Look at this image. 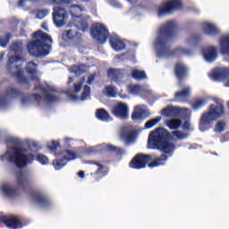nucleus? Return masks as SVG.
Returning a JSON list of instances; mask_svg holds the SVG:
<instances>
[{
	"instance_id": "338daca9",
	"label": "nucleus",
	"mask_w": 229,
	"mask_h": 229,
	"mask_svg": "<svg viewBox=\"0 0 229 229\" xmlns=\"http://www.w3.org/2000/svg\"><path fill=\"white\" fill-rule=\"evenodd\" d=\"M3 56H4V55L2 54V55H0V60H3Z\"/></svg>"
},
{
	"instance_id": "473e14b6",
	"label": "nucleus",
	"mask_w": 229,
	"mask_h": 229,
	"mask_svg": "<svg viewBox=\"0 0 229 229\" xmlns=\"http://www.w3.org/2000/svg\"><path fill=\"white\" fill-rule=\"evenodd\" d=\"M174 71L177 78H183V76L187 74V66L182 63H179L175 65Z\"/></svg>"
},
{
	"instance_id": "6e6552de",
	"label": "nucleus",
	"mask_w": 229,
	"mask_h": 229,
	"mask_svg": "<svg viewBox=\"0 0 229 229\" xmlns=\"http://www.w3.org/2000/svg\"><path fill=\"white\" fill-rule=\"evenodd\" d=\"M225 115V106L223 105L214 106L210 105L208 111L204 113L200 118L199 130L205 131V124H210V123L220 119Z\"/></svg>"
},
{
	"instance_id": "a19ab883",
	"label": "nucleus",
	"mask_w": 229,
	"mask_h": 229,
	"mask_svg": "<svg viewBox=\"0 0 229 229\" xmlns=\"http://www.w3.org/2000/svg\"><path fill=\"white\" fill-rule=\"evenodd\" d=\"M160 121H162V117H157L146 122L145 130H151V128H154V126H157V124H158Z\"/></svg>"
},
{
	"instance_id": "4be33fe9",
	"label": "nucleus",
	"mask_w": 229,
	"mask_h": 229,
	"mask_svg": "<svg viewBox=\"0 0 229 229\" xmlns=\"http://www.w3.org/2000/svg\"><path fill=\"white\" fill-rule=\"evenodd\" d=\"M103 149H107V151H119V148H116L112 145H104L103 147L101 146L89 147L86 150V153L87 155H96L97 153H101Z\"/></svg>"
},
{
	"instance_id": "e2e57ef3",
	"label": "nucleus",
	"mask_w": 229,
	"mask_h": 229,
	"mask_svg": "<svg viewBox=\"0 0 229 229\" xmlns=\"http://www.w3.org/2000/svg\"><path fill=\"white\" fill-rule=\"evenodd\" d=\"M6 104V102H4V100H0V106L1 108H4V105Z\"/></svg>"
},
{
	"instance_id": "b1692460",
	"label": "nucleus",
	"mask_w": 229,
	"mask_h": 229,
	"mask_svg": "<svg viewBox=\"0 0 229 229\" xmlns=\"http://www.w3.org/2000/svg\"><path fill=\"white\" fill-rule=\"evenodd\" d=\"M203 30L206 35L212 36V35H219V33H221V30H219V28H217L216 24L210 21H205L203 23Z\"/></svg>"
},
{
	"instance_id": "6ab92c4d",
	"label": "nucleus",
	"mask_w": 229,
	"mask_h": 229,
	"mask_svg": "<svg viewBox=\"0 0 229 229\" xmlns=\"http://www.w3.org/2000/svg\"><path fill=\"white\" fill-rule=\"evenodd\" d=\"M202 56L205 62H216L217 58V49L216 47H205L202 48Z\"/></svg>"
},
{
	"instance_id": "c03bdc74",
	"label": "nucleus",
	"mask_w": 229,
	"mask_h": 229,
	"mask_svg": "<svg viewBox=\"0 0 229 229\" xmlns=\"http://www.w3.org/2000/svg\"><path fill=\"white\" fill-rule=\"evenodd\" d=\"M27 144L29 146L30 150L32 151L33 153H37V151H39L40 149V145H38V143L33 140H29Z\"/></svg>"
},
{
	"instance_id": "423d86ee",
	"label": "nucleus",
	"mask_w": 229,
	"mask_h": 229,
	"mask_svg": "<svg viewBox=\"0 0 229 229\" xmlns=\"http://www.w3.org/2000/svg\"><path fill=\"white\" fill-rule=\"evenodd\" d=\"M33 38L36 40L30 42L27 47L29 53L34 56H47L53 39L42 30L34 33Z\"/></svg>"
},
{
	"instance_id": "7c9ffc66",
	"label": "nucleus",
	"mask_w": 229,
	"mask_h": 229,
	"mask_svg": "<svg viewBox=\"0 0 229 229\" xmlns=\"http://www.w3.org/2000/svg\"><path fill=\"white\" fill-rule=\"evenodd\" d=\"M96 117L99 119V121H112V117H110V114L106 112V110L100 108L96 111Z\"/></svg>"
},
{
	"instance_id": "5fc2aeb1",
	"label": "nucleus",
	"mask_w": 229,
	"mask_h": 229,
	"mask_svg": "<svg viewBox=\"0 0 229 229\" xmlns=\"http://www.w3.org/2000/svg\"><path fill=\"white\" fill-rule=\"evenodd\" d=\"M26 6V0H20L18 2V8H24Z\"/></svg>"
},
{
	"instance_id": "e433bc0d",
	"label": "nucleus",
	"mask_w": 229,
	"mask_h": 229,
	"mask_svg": "<svg viewBox=\"0 0 229 229\" xmlns=\"http://www.w3.org/2000/svg\"><path fill=\"white\" fill-rule=\"evenodd\" d=\"M70 72L75 74L76 76H80V74H83V72H87V66L81 64L79 66H72L70 68Z\"/></svg>"
},
{
	"instance_id": "37998d69",
	"label": "nucleus",
	"mask_w": 229,
	"mask_h": 229,
	"mask_svg": "<svg viewBox=\"0 0 229 229\" xmlns=\"http://www.w3.org/2000/svg\"><path fill=\"white\" fill-rule=\"evenodd\" d=\"M53 165L56 171H59V169L67 165V161L64 160V158L57 157V159L54 160Z\"/></svg>"
},
{
	"instance_id": "052dcab7",
	"label": "nucleus",
	"mask_w": 229,
	"mask_h": 229,
	"mask_svg": "<svg viewBox=\"0 0 229 229\" xmlns=\"http://www.w3.org/2000/svg\"><path fill=\"white\" fill-rule=\"evenodd\" d=\"M78 175L80 178H85V173H83V172H79Z\"/></svg>"
},
{
	"instance_id": "bb28decb",
	"label": "nucleus",
	"mask_w": 229,
	"mask_h": 229,
	"mask_svg": "<svg viewBox=\"0 0 229 229\" xmlns=\"http://www.w3.org/2000/svg\"><path fill=\"white\" fill-rule=\"evenodd\" d=\"M191 92H192V89H191L190 87H186L181 92L175 93L174 98L176 101H179L180 103H183V101H185V98H189Z\"/></svg>"
},
{
	"instance_id": "c756f323",
	"label": "nucleus",
	"mask_w": 229,
	"mask_h": 229,
	"mask_svg": "<svg viewBox=\"0 0 229 229\" xmlns=\"http://www.w3.org/2000/svg\"><path fill=\"white\" fill-rule=\"evenodd\" d=\"M220 51L229 56V35L224 36L220 40Z\"/></svg>"
},
{
	"instance_id": "f257e3e1",
	"label": "nucleus",
	"mask_w": 229,
	"mask_h": 229,
	"mask_svg": "<svg viewBox=\"0 0 229 229\" xmlns=\"http://www.w3.org/2000/svg\"><path fill=\"white\" fill-rule=\"evenodd\" d=\"M26 71L29 76L36 81L35 90L37 94L32 97H24L21 98V106H23V108L31 106L35 102L40 104L46 102L55 103V101H58V95H56V91L53 86L47 84L45 87H42L38 84V72H37V64L35 63H28Z\"/></svg>"
},
{
	"instance_id": "4c0bfd02",
	"label": "nucleus",
	"mask_w": 229,
	"mask_h": 229,
	"mask_svg": "<svg viewBox=\"0 0 229 229\" xmlns=\"http://www.w3.org/2000/svg\"><path fill=\"white\" fill-rule=\"evenodd\" d=\"M199 40H201V38L198 35H193V36H190L189 38H186L185 40V44L188 47H192V46H196V44H198V42H199Z\"/></svg>"
},
{
	"instance_id": "72a5a7b5",
	"label": "nucleus",
	"mask_w": 229,
	"mask_h": 229,
	"mask_svg": "<svg viewBox=\"0 0 229 229\" xmlns=\"http://www.w3.org/2000/svg\"><path fill=\"white\" fill-rule=\"evenodd\" d=\"M207 98H197L195 101L191 103V108L195 112H198V110H201L205 105H207Z\"/></svg>"
},
{
	"instance_id": "dca6fc26",
	"label": "nucleus",
	"mask_w": 229,
	"mask_h": 229,
	"mask_svg": "<svg viewBox=\"0 0 229 229\" xmlns=\"http://www.w3.org/2000/svg\"><path fill=\"white\" fill-rule=\"evenodd\" d=\"M180 112L181 114H185V115H191V109L185 107H174L173 106H168L163 109L160 114L165 117H173Z\"/></svg>"
},
{
	"instance_id": "f03ea898",
	"label": "nucleus",
	"mask_w": 229,
	"mask_h": 229,
	"mask_svg": "<svg viewBox=\"0 0 229 229\" xmlns=\"http://www.w3.org/2000/svg\"><path fill=\"white\" fill-rule=\"evenodd\" d=\"M176 28H178L176 21H170L165 23L159 30L157 38L154 44L158 58H169V56H178V55H184L186 56L194 55V52L182 47H179L174 51L169 49L167 38Z\"/></svg>"
},
{
	"instance_id": "0e129e2a",
	"label": "nucleus",
	"mask_w": 229,
	"mask_h": 229,
	"mask_svg": "<svg viewBox=\"0 0 229 229\" xmlns=\"http://www.w3.org/2000/svg\"><path fill=\"white\" fill-rule=\"evenodd\" d=\"M128 3H131V4H135L137 3V0H127Z\"/></svg>"
},
{
	"instance_id": "ea45409f",
	"label": "nucleus",
	"mask_w": 229,
	"mask_h": 229,
	"mask_svg": "<svg viewBox=\"0 0 229 229\" xmlns=\"http://www.w3.org/2000/svg\"><path fill=\"white\" fill-rule=\"evenodd\" d=\"M34 201L38 203V205H41V207H47L49 203V199L43 195L36 196Z\"/></svg>"
},
{
	"instance_id": "774afa93",
	"label": "nucleus",
	"mask_w": 229,
	"mask_h": 229,
	"mask_svg": "<svg viewBox=\"0 0 229 229\" xmlns=\"http://www.w3.org/2000/svg\"><path fill=\"white\" fill-rule=\"evenodd\" d=\"M81 1H82V3H87V1H89V0H81Z\"/></svg>"
},
{
	"instance_id": "412c9836",
	"label": "nucleus",
	"mask_w": 229,
	"mask_h": 229,
	"mask_svg": "<svg viewBox=\"0 0 229 229\" xmlns=\"http://www.w3.org/2000/svg\"><path fill=\"white\" fill-rule=\"evenodd\" d=\"M4 223L7 228L11 229H21L22 228V222L20 217L9 216L4 219Z\"/></svg>"
},
{
	"instance_id": "c9c22d12",
	"label": "nucleus",
	"mask_w": 229,
	"mask_h": 229,
	"mask_svg": "<svg viewBox=\"0 0 229 229\" xmlns=\"http://www.w3.org/2000/svg\"><path fill=\"white\" fill-rule=\"evenodd\" d=\"M165 124L170 130H178L182 126V120L180 119H171L165 122Z\"/></svg>"
},
{
	"instance_id": "f8f14e48",
	"label": "nucleus",
	"mask_w": 229,
	"mask_h": 229,
	"mask_svg": "<svg viewBox=\"0 0 229 229\" xmlns=\"http://www.w3.org/2000/svg\"><path fill=\"white\" fill-rule=\"evenodd\" d=\"M68 20L69 14L64 8L54 7L53 21L57 28H62V26H65Z\"/></svg>"
},
{
	"instance_id": "2eb2a0df",
	"label": "nucleus",
	"mask_w": 229,
	"mask_h": 229,
	"mask_svg": "<svg viewBox=\"0 0 229 229\" xmlns=\"http://www.w3.org/2000/svg\"><path fill=\"white\" fill-rule=\"evenodd\" d=\"M112 114L119 119H128L130 117V106L126 103L118 102L114 106Z\"/></svg>"
},
{
	"instance_id": "5701e85b",
	"label": "nucleus",
	"mask_w": 229,
	"mask_h": 229,
	"mask_svg": "<svg viewBox=\"0 0 229 229\" xmlns=\"http://www.w3.org/2000/svg\"><path fill=\"white\" fill-rule=\"evenodd\" d=\"M107 76L111 81H114L117 85H123L121 80H123V72L117 69H110L107 72Z\"/></svg>"
},
{
	"instance_id": "864d4df0",
	"label": "nucleus",
	"mask_w": 229,
	"mask_h": 229,
	"mask_svg": "<svg viewBox=\"0 0 229 229\" xmlns=\"http://www.w3.org/2000/svg\"><path fill=\"white\" fill-rule=\"evenodd\" d=\"M174 137H176V139H185V134L182 131H174Z\"/></svg>"
},
{
	"instance_id": "49530a36",
	"label": "nucleus",
	"mask_w": 229,
	"mask_h": 229,
	"mask_svg": "<svg viewBox=\"0 0 229 229\" xmlns=\"http://www.w3.org/2000/svg\"><path fill=\"white\" fill-rule=\"evenodd\" d=\"M49 13H51V11H49L48 9H42L38 11L36 17L37 19L42 20L45 17H47V15H49Z\"/></svg>"
},
{
	"instance_id": "58836bf2",
	"label": "nucleus",
	"mask_w": 229,
	"mask_h": 229,
	"mask_svg": "<svg viewBox=\"0 0 229 229\" xmlns=\"http://www.w3.org/2000/svg\"><path fill=\"white\" fill-rule=\"evenodd\" d=\"M104 93L108 97V98H115L117 96V88L107 85L106 86V89H104Z\"/></svg>"
},
{
	"instance_id": "09e8293b",
	"label": "nucleus",
	"mask_w": 229,
	"mask_h": 229,
	"mask_svg": "<svg viewBox=\"0 0 229 229\" xmlns=\"http://www.w3.org/2000/svg\"><path fill=\"white\" fill-rule=\"evenodd\" d=\"M91 169H94V171H96L95 174H101L103 173V165L93 162Z\"/></svg>"
},
{
	"instance_id": "2f4dec72",
	"label": "nucleus",
	"mask_w": 229,
	"mask_h": 229,
	"mask_svg": "<svg viewBox=\"0 0 229 229\" xmlns=\"http://www.w3.org/2000/svg\"><path fill=\"white\" fill-rule=\"evenodd\" d=\"M131 76L136 80V81H140V80H146V78H148L146 72L140 71L137 68H133L131 70Z\"/></svg>"
},
{
	"instance_id": "1a4fd4ad",
	"label": "nucleus",
	"mask_w": 229,
	"mask_h": 229,
	"mask_svg": "<svg viewBox=\"0 0 229 229\" xmlns=\"http://www.w3.org/2000/svg\"><path fill=\"white\" fill-rule=\"evenodd\" d=\"M85 83V79H81L79 82L74 84V90L68 91V99L72 101V103H78V101H85L90 98V87L83 84ZM81 89L82 92H81ZM81 92V93H80Z\"/></svg>"
},
{
	"instance_id": "13d9d810",
	"label": "nucleus",
	"mask_w": 229,
	"mask_h": 229,
	"mask_svg": "<svg viewBox=\"0 0 229 229\" xmlns=\"http://www.w3.org/2000/svg\"><path fill=\"white\" fill-rule=\"evenodd\" d=\"M93 81H94V75H91L89 77L88 82L89 85H92Z\"/></svg>"
},
{
	"instance_id": "aec40b11",
	"label": "nucleus",
	"mask_w": 229,
	"mask_h": 229,
	"mask_svg": "<svg viewBox=\"0 0 229 229\" xmlns=\"http://www.w3.org/2000/svg\"><path fill=\"white\" fill-rule=\"evenodd\" d=\"M83 155L78 154L72 149H66L62 151L57 155V158H64V160L67 162H71L72 160H76V158H82Z\"/></svg>"
},
{
	"instance_id": "0eeeda50",
	"label": "nucleus",
	"mask_w": 229,
	"mask_h": 229,
	"mask_svg": "<svg viewBox=\"0 0 229 229\" xmlns=\"http://www.w3.org/2000/svg\"><path fill=\"white\" fill-rule=\"evenodd\" d=\"M69 12L72 15L69 27L72 28V26H76L81 31H89V22L81 17V13L85 12V9H83L81 5L72 4L69 7Z\"/></svg>"
},
{
	"instance_id": "39448f33",
	"label": "nucleus",
	"mask_w": 229,
	"mask_h": 229,
	"mask_svg": "<svg viewBox=\"0 0 229 229\" xmlns=\"http://www.w3.org/2000/svg\"><path fill=\"white\" fill-rule=\"evenodd\" d=\"M169 131L159 127L152 131L148 135V148L150 149H159L163 153L171 154L174 151V144L169 142Z\"/></svg>"
},
{
	"instance_id": "20e7f679",
	"label": "nucleus",
	"mask_w": 229,
	"mask_h": 229,
	"mask_svg": "<svg viewBox=\"0 0 229 229\" xmlns=\"http://www.w3.org/2000/svg\"><path fill=\"white\" fill-rule=\"evenodd\" d=\"M21 51L22 42H16L11 46V52L7 61V71L21 83H28L29 80L24 76V69H22V64L26 62V59L19 55V53Z\"/></svg>"
},
{
	"instance_id": "603ef678",
	"label": "nucleus",
	"mask_w": 229,
	"mask_h": 229,
	"mask_svg": "<svg viewBox=\"0 0 229 229\" xmlns=\"http://www.w3.org/2000/svg\"><path fill=\"white\" fill-rule=\"evenodd\" d=\"M71 0H49L51 4H67Z\"/></svg>"
},
{
	"instance_id": "f704fd0d",
	"label": "nucleus",
	"mask_w": 229,
	"mask_h": 229,
	"mask_svg": "<svg viewBox=\"0 0 229 229\" xmlns=\"http://www.w3.org/2000/svg\"><path fill=\"white\" fill-rule=\"evenodd\" d=\"M167 162V156L162 155L160 157L156 158L152 163L148 164V167H158L164 165Z\"/></svg>"
},
{
	"instance_id": "69168bd1",
	"label": "nucleus",
	"mask_w": 229,
	"mask_h": 229,
	"mask_svg": "<svg viewBox=\"0 0 229 229\" xmlns=\"http://www.w3.org/2000/svg\"><path fill=\"white\" fill-rule=\"evenodd\" d=\"M74 81V80L72 78H69V83H72Z\"/></svg>"
},
{
	"instance_id": "4468645a",
	"label": "nucleus",
	"mask_w": 229,
	"mask_h": 229,
	"mask_svg": "<svg viewBox=\"0 0 229 229\" xmlns=\"http://www.w3.org/2000/svg\"><path fill=\"white\" fill-rule=\"evenodd\" d=\"M149 162H151V156L138 154L131 161L130 167H131V169H144Z\"/></svg>"
},
{
	"instance_id": "c85d7f7f",
	"label": "nucleus",
	"mask_w": 229,
	"mask_h": 229,
	"mask_svg": "<svg viewBox=\"0 0 229 229\" xmlns=\"http://www.w3.org/2000/svg\"><path fill=\"white\" fill-rule=\"evenodd\" d=\"M81 38V33L74 30H67L63 34L64 40H78Z\"/></svg>"
},
{
	"instance_id": "a878e982",
	"label": "nucleus",
	"mask_w": 229,
	"mask_h": 229,
	"mask_svg": "<svg viewBox=\"0 0 229 229\" xmlns=\"http://www.w3.org/2000/svg\"><path fill=\"white\" fill-rule=\"evenodd\" d=\"M16 183L19 187L28 185V183H30V176H28V174L20 170L16 174Z\"/></svg>"
},
{
	"instance_id": "7ed1b4c3",
	"label": "nucleus",
	"mask_w": 229,
	"mask_h": 229,
	"mask_svg": "<svg viewBox=\"0 0 229 229\" xmlns=\"http://www.w3.org/2000/svg\"><path fill=\"white\" fill-rule=\"evenodd\" d=\"M8 149L0 157L1 162H10L17 167H26L29 164H33V154L28 153L24 148L19 146L17 138L9 136L6 140Z\"/></svg>"
},
{
	"instance_id": "79ce46f5",
	"label": "nucleus",
	"mask_w": 229,
	"mask_h": 229,
	"mask_svg": "<svg viewBox=\"0 0 229 229\" xmlns=\"http://www.w3.org/2000/svg\"><path fill=\"white\" fill-rule=\"evenodd\" d=\"M226 130V122L225 121H219L216 123L214 131L216 133H222V131H225Z\"/></svg>"
},
{
	"instance_id": "8fccbe9b",
	"label": "nucleus",
	"mask_w": 229,
	"mask_h": 229,
	"mask_svg": "<svg viewBox=\"0 0 229 229\" xmlns=\"http://www.w3.org/2000/svg\"><path fill=\"white\" fill-rule=\"evenodd\" d=\"M47 148L50 151H55L57 148H60V143L58 141H49L47 143Z\"/></svg>"
},
{
	"instance_id": "9b49d317",
	"label": "nucleus",
	"mask_w": 229,
	"mask_h": 229,
	"mask_svg": "<svg viewBox=\"0 0 229 229\" xmlns=\"http://www.w3.org/2000/svg\"><path fill=\"white\" fill-rule=\"evenodd\" d=\"M91 37L98 44H105L108 38V30L102 24L95 23L91 29Z\"/></svg>"
},
{
	"instance_id": "f3484780",
	"label": "nucleus",
	"mask_w": 229,
	"mask_h": 229,
	"mask_svg": "<svg viewBox=\"0 0 229 229\" xmlns=\"http://www.w3.org/2000/svg\"><path fill=\"white\" fill-rule=\"evenodd\" d=\"M127 89L129 94H131L132 96H137V94H141V96H149V94H153V90H151L148 86L131 84Z\"/></svg>"
},
{
	"instance_id": "a18cd8bd",
	"label": "nucleus",
	"mask_w": 229,
	"mask_h": 229,
	"mask_svg": "<svg viewBox=\"0 0 229 229\" xmlns=\"http://www.w3.org/2000/svg\"><path fill=\"white\" fill-rule=\"evenodd\" d=\"M10 38H12V36L10 34H5L4 36L0 37V46L2 47H6V45L9 44Z\"/></svg>"
},
{
	"instance_id": "9d476101",
	"label": "nucleus",
	"mask_w": 229,
	"mask_h": 229,
	"mask_svg": "<svg viewBox=\"0 0 229 229\" xmlns=\"http://www.w3.org/2000/svg\"><path fill=\"white\" fill-rule=\"evenodd\" d=\"M182 0H168L165 4H162L157 9V17H164L168 13H173L176 10H182Z\"/></svg>"
},
{
	"instance_id": "a211bd4d",
	"label": "nucleus",
	"mask_w": 229,
	"mask_h": 229,
	"mask_svg": "<svg viewBox=\"0 0 229 229\" xmlns=\"http://www.w3.org/2000/svg\"><path fill=\"white\" fill-rule=\"evenodd\" d=\"M148 115H149V110L148 109V107L146 106H144V105L136 106L134 107V111L131 115V119H133V121L142 120V119H146V117H148Z\"/></svg>"
},
{
	"instance_id": "de8ad7c7",
	"label": "nucleus",
	"mask_w": 229,
	"mask_h": 229,
	"mask_svg": "<svg viewBox=\"0 0 229 229\" xmlns=\"http://www.w3.org/2000/svg\"><path fill=\"white\" fill-rule=\"evenodd\" d=\"M37 160L42 165H47V164H49V158H47V157H46L45 155H42V154H38L37 156Z\"/></svg>"
},
{
	"instance_id": "4d7b16f0",
	"label": "nucleus",
	"mask_w": 229,
	"mask_h": 229,
	"mask_svg": "<svg viewBox=\"0 0 229 229\" xmlns=\"http://www.w3.org/2000/svg\"><path fill=\"white\" fill-rule=\"evenodd\" d=\"M183 127L185 130H191V122H185Z\"/></svg>"
},
{
	"instance_id": "680f3d73",
	"label": "nucleus",
	"mask_w": 229,
	"mask_h": 229,
	"mask_svg": "<svg viewBox=\"0 0 229 229\" xmlns=\"http://www.w3.org/2000/svg\"><path fill=\"white\" fill-rule=\"evenodd\" d=\"M113 4H114V8H121V4L117 2H114Z\"/></svg>"
},
{
	"instance_id": "6e6d98bb",
	"label": "nucleus",
	"mask_w": 229,
	"mask_h": 229,
	"mask_svg": "<svg viewBox=\"0 0 229 229\" xmlns=\"http://www.w3.org/2000/svg\"><path fill=\"white\" fill-rule=\"evenodd\" d=\"M213 101L215 103H216V105H218V106H221V105H223V100H221V99H219L217 98H213Z\"/></svg>"
},
{
	"instance_id": "cd10ccee",
	"label": "nucleus",
	"mask_w": 229,
	"mask_h": 229,
	"mask_svg": "<svg viewBox=\"0 0 229 229\" xmlns=\"http://www.w3.org/2000/svg\"><path fill=\"white\" fill-rule=\"evenodd\" d=\"M111 47L114 51H123L124 47H126V45L124 44V41L119 38H112L110 39Z\"/></svg>"
},
{
	"instance_id": "bf43d9fd",
	"label": "nucleus",
	"mask_w": 229,
	"mask_h": 229,
	"mask_svg": "<svg viewBox=\"0 0 229 229\" xmlns=\"http://www.w3.org/2000/svg\"><path fill=\"white\" fill-rule=\"evenodd\" d=\"M41 27L43 28V30H45V31H49V29L47 27V23L44 22Z\"/></svg>"
},
{
	"instance_id": "ddd939ff",
	"label": "nucleus",
	"mask_w": 229,
	"mask_h": 229,
	"mask_svg": "<svg viewBox=\"0 0 229 229\" xmlns=\"http://www.w3.org/2000/svg\"><path fill=\"white\" fill-rule=\"evenodd\" d=\"M213 81H223L225 87H229V70L226 68H218L209 74Z\"/></svg>"
},
{
	"instance_id": "3c124183",
	"label": "nucleus",
	"mask_w": 229,
	"mask_h": 229,
	"mask_svg": "<svg viewBox=\"0 0 229 229\" xmlns=\"http://www.w3.org/2000/svg\"><path fill=\"white\" fill-rule=\"evenodd\" d=\"M120 137L123 140H131V131L126 132V131H123Z\"/></svg>"
},
{
	"instance_id": "393cba45",
	"label": "nucleus",
	"mask_w": 229,
	"mask_h": 229,
	"mask_svg": "<svg viewBox=\"0 0 229 229\" xmlns=\"http://www.w3.org/2000/svg\"><path fill=\"white\" fill-rule=\"evenodd\" d=\"M0 191L4 196L8 198H13V196H17V190L13 189V186L10 182H4L1 187Z\"/></svg>"
}]
</instances>
